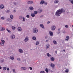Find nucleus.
I'll list each match as a JSON object with an SVG mask.
<instances>
[{"instance_id":"f704fd0d","label":"nucleus","mask_w":73,"mask_h":73,"mask_svg":"<svg viewBox=\"0 0 73 73\" xmlns=\"http://www.w3.org/2000/svg\"><path fill=\"white\" fill-rule=\"evenodd\" d=\"M33 40H35L36 39V38L35 36H34L33 37Z\"/></svg>"},{"instance_id":"3c124183","label":"nucleus","mask_w":73,"mask_h":73,"mask_svg":"<svg viewBox=\"0 0 73 73\" xmlns=\"http://www.w3.org/2000/svg\"><path fill=\"white\" fill-rule=\"evenodd\" d=\"M44 4H45V5H47V3L46 2H45V3H44Z\"/></svg>"},{"instance_id":"4d7b16f0","label":"nucleus","mask_w":73,"mask_h":73,"mask_svg":"<svg viewBox=\"0 0 73 73\" xmlns=\"http://www.w3.org/2000/svg\"><path fill=\"white\" fill-rule=\"evenodd\" d=\"M48 38V36H46V39L47 38Z\"/></svg>"},{"instance_id":"bb28decb","label":"nucleus","mask_w":73,"mask_h":73,"mask_svg":"<svg viewBox=\"0 0 73 73\" xmlns=\"http://www.w3.org/2000/svg\"><path fill=\"white\" fill-rule=\"evenodd\" d=\"M19 19H20V20H22L23 18L21 16H20L19 17Z\"/></svg>"},{"instance_id":"0eeeda50","label":"nucleus","mask_w":73,"mask_h":73,"mask_svg":"<svg viewBox=\"0 0 73 73\" xmlns=\"http://www.w3.org/2000/svg\"><path fill=\"white\" fill-rule=\"evenodd\" d=\"M51 66L53 68H54L55 66V65L51 63Z\"/></svg>"},{"instance_id":"8fccbe9b","label":"nucleus","mask_w":73,"mask_h":73,"mask_svg":"<svg viewBox=\"0 0 73 73\" xmlns=\"http://www.w3.org/2000/svg\"><path fill=\"white\" fill-rule=\"evenodd\" d=\"M65 40H66L67 41H68V39H65Z\"/></svg>"},{"instance_id":"473e14b6","label":"nucleus","mask_w":73,"mask_h":73,"mask_svg":"<svg viewBox=\"0 0 73 73\" xmlns=\"http://www.w3.org/2000/svg\"><path fill=\"white\" fill-rule=\"evenodd\" d=\"M39 44V42L38 41H37L36 42V45H37Z\"/></svg>"},{"instance_id":"2f4dec72","label":"nucleus","mask_w":73,"mask_h":73,"mask_svg":"<svg viewBox=\"0 0 73 73\" xmlns=\"http://www.w3.org/2000/svg\"><path fill=\"white\" fill-rule=\"evenodd\" d=\"M1 19H2V20H4L5 19V17H1Z\"/></svg>"},{"instance_id":"f8f14e48","label":"nucleus","mask_w":73,"mask_h":73,"mask_svg":"<svg viewBox=\"0 0 73 73\" xmlns=\"http://www.w3.org/2000/svg\"><path fill=\"white\" fill-rule=\"evenodd\" d=\"M40 27H41L42 29L44 28V25H42V24H41L40 25Z\"/></svg>"},{"instance_id":"a19ab883","label":"nucleus","mask_w":73,"mask_h":73,"mask_svg":"<svg viewBox=\"0 0 73 73\" xmlns=\"http://www.w3.org/2000/svg\"><path fill=\"white\" fill-rule=\"evenodd\" d=\"M4 61V60L3 59H1V62H3Z\"/></svg>"},{"instance_id":"0e129e2a","label":"nucleus","mask_w":73,"mask_h":73,"mask_svg":"<svg viewBox=\"0 0 73 73\" xmlns=\"http://www.w3.org/2000/svg\"><path fill=\"white\" fill-rule=\"evenodd\" d=\"M63 33H65V32L64 31V32H63Z\"/></svg>"},{"instance_id":"a18cd8bd","label":"nucleus","mask_w":73,"mask_h":73,"mask_svg":"<svg viewBox=\"0 0 73 73\" xmlns=\"http://www.w3.org/2000/svg\"><path fill=\"white\" fill-rule=\"evenodd\" d=\"M13 72H15V69H13Z\"/></svg>"},{"instance_id":"680f3d73","label":"nucleus","mask_w":73,"mask_h":73,"mask_svg":"<svg viewBox=\"0 0 73 73\" xmlns=\"http://www.w3.org/2000/svg\"><path fill=\"white\" fill-rule=\"evenodd\" d=\"M43 17V15H42L41 16H40V17Z\"/></svg>"},{"instance_id":"ddd939ff","label":"nucleus","mask_w":73,"mask_h":73,"mask_svg":"<svg viewBox=\"0 0 73 73\" xmlns=\"http://www.w3.org/2000/svg\"><path fill=\"white\" fill-rule=\"evenodd\" d=\"M28 4H32V3H33V1H29L28 2Z\"/></svg>"},{"instance_id":"4c0bfd02","label":"nucleus","mask_w":73,"mask_h":73,"mask_svg":"<svg viewBox=\"0 0 73 73\" xmlns=\"http://www.w3.org/2000/svg\"><path fill=\"white\" fill-rule=\"evenodd\" d=\"M70 1H71V3L72 4H73V1L72 0H70Z\"/></svg>"},{"instance_id":"5701e85b","label":"nucleus","mask_w":73,"mask_h":73,"mask_svg":"<svg viewBox=\"0 0 73 73\" xmlns=\"http://www.w3.org/2000/svg\"><path fill=\"white\" fill-rule=\"evenodd\" d=\"M45 71H46V73H48V71L47 69V68H46V69H45Z\"/></svg>"},{"instance_id":"bf43d9fd","label":"nucleus","mask_w":73,"mask_h":73,"mask_svg":"<svg viewBox=\"0 0 73 73\" xmlns=\"http://www.w3.org/2000/svg\"><path fill=\"white\" fill-rule=\"evenodd\" d=\"M57 51H55V53H57Z\"/></svg>"},{"instance_id":"f3484780","label":"nucleus","mask_w":73,"mask_h":73,"mask_svg":"<svg viewBox=\"0 0 73 73\" xmlns=\"http://www.w3.org/2000/svg\"><path fill=\"white\" fill-rule=\"evenodd\" d=\"M15 38V36L14 35H12V39H14Z\"/></svg>"},{"instance_id":"423d86ee","label":"nucleus","mask_w":73,"mask_h":73,"mask_svg":"<svg viewBox=\"0 0 73 73\" xmlns=\"http://www.w3.org/2000/svg\"><path fill=\"white\" fill-rule=\"evenodd\" d=\"M28 40H29V38L27 36L25 39V41L26 42H27Z\"/></svg>"},{"instance_id":"09e8293b","label":"nucleus","mask_w":73,"mask_h":73,"mask_svg":"<svg viewBox=\"0 0 73 73\" xmlns=\"http://www.w3.org/2000/svg\"><path fill=\"white\" fill-rule=\"evenodd\" d=\"M50 21H48L47 22V24H49V23H50Z\"/></svg>"},{"instance_id":"cd10ccee","label":"nucleus","mask_w":73,"mask_h":73,"mask_svg":"<svg viewBox=\"0 0 73 73\" xmlns=\"http://www.w3.org/2000/svg\"><path fill=\"white\" fill-rule=\"evenodd\" d=\"M29 9H33L34 8L32 7H30L29 8Z\"/></svg>"},{"instance_id":"e2e57ef3","label":"nucleus","mask_w":73,"mask_h":73,"mask_svg":"<svg viewBox=\"0 0 73 73\" xmlns=\"http://www.w3.org/2000/svg\"><path fill=\"white\" fill-rule=\"evenodd\" d=\"M60 30V29H58V31H59Z\"/></svg>"},{"instance_id":"412c9836","label":"nucleus","mask_w":73,"mask_h":73,"mask_svg":"<svg viewBox=\"0 0 73 73\" xmlns=\"http://www.w3.org/2000/svg\"><path fill=\"white\" fill-rule=\"evenodd\" d=\"M69 72V70L68 69H66L65 70V72L66 73H68Z\"/></svg>"},{"instance_id":"c03bdc74","label":"nucleus","mask_w":73,"mask_h":73,"mask_svg":"<svg viewBox=\"0 0 73 73\" xmlns=\"http://www.w3.org/2000/svg\"><path fill=\"white\" fill-rule=\"evenodd\" d=\"M66 38H67L68 39H69V36H66Z\"/></svg>"},{"instance_id":"6e6d98bb","label":"nucleus","mask_w":73,"mask_h":73,"mask_svg":"<svg viewBox=\"0 0 73 73\" xmlns=\"http://www.w3.org/2000/svg\"><path fill=\"white\" fill-rule=\"evenodd\" d=\"M48 42V40H46V42Z\"/></svg>"},{"instance_id":"603ef678","label":"nucleus","mask_w":73,"mask_h":73,"mask_svg":"<svg viewBox=\"0 0 73 73\" xmlns=\"http://www.w3.org/2000/svg\"><path fill=\"white\" fill-rule=\"evenodd\" d=\"M18 60L20 61V59L19 58H18L17 59Z\"/></svg>"},{"instance_id":"ea45409f","label":"nucleus","mask_w":73,"mask_h":73,"mask_svg":"<svg viewBox=\"0 0 73 73\" xmlns=\"http://www.w3.org/2000/svg\"><path fill=\"white\" fill-rule=\"evenodd\" d=\"M26 17H27V18H30L29 15H27Z\"/></svg>"},{"instance_id":"6e6552de","label":"nucleus","mask_w":73,"mask_h":73,"mask_svg":"<svg viewBox=\"0 0 73 73\" xmlns=\"http://www.w3.org/2000/svg\"><path fill=\"white\" fill-rule=\"evenodd\" d=\"M21 69L22 70H26L27 68L25 67H21Z\"/></svg>"},{"instance_id":"f03ea898","label":"nucleus","mask_w":73,"mask_h":73,"mask_svg":"<svg viewBox=\"0 0 73 73\" xmlns=\"http://www.w3.org/2000/svg\"><path fill=\"white\" fill-rule=\"evenodd\" d=\"M38 30L36 28H35L33 30V32L34 33H36L38 32Z\"/></svg>"},{"instance_id":"69168bd1","label":"nucleus","mask_w":73,"mask_h":73,"mask_svg":"<svg viewBox=\"0 0 73 73\" xmlns=\"http://www.w3.org/2000/svg\"><path fill=\"white\" fill-rule=\"evenodd\" d=\"M63 51H64V52H65V50H63Z\"/></svg>"},{"instance_id":"774afa93","label":"nucleus","mask_w":73,"mask_h":73,"mask_svg":"<svg viewBox=\"0 0 73 73\" xmlns=\"http://www.w3.org/2000/svg\"><path fill=\"white\" fill-rule=\"evenodd\" d=\"M31 11H32V9H31Z\"/></svg>"},{"instance_id":"49530a36","label":"nucleus","mask_w":73,"mask_h":73,"mask_svg":"<svg viewBox=\"0 0 73 73\" xmlns=\"http://www.w3.org/2000/svg\"><path fill=\"white\" fill-rule=\"evenodd\" d=\"M65 27L66 28H68V25H66L65 26Z\"/></svg>"},{"instance_id":"37998d69","label":"nucleus","mask_w":73,"mask_h":73,"mask_svg":"<svg viewBox=\"0 0 73 73\" xmlns=\"http://www.w3.org/2000/svg\"><path fill=\"white\" fill-rule=\"evenodd\" d=\"M30 69L31 70H33V68L31 67H30Z\"/></svg>"},{"instance_id":"aec40b11","label":"nucleus","mask_w":73,"mask_h":73,"mask_svg":"<svg viewBox=\"0 0 73 73\" xmlns=\"http://www.w3.org/2000/svg\"><path fill=\"white\" fill-rule=\"evenodd\" d=\"M10 17L11 19H13V15H11L10 16Z\"/></svg>"},{"instance_id":"de8ad7c7","label":"nucleus","mask_w":73,"mask_h":73,"mask_svg":"<svg viewBox=\"0 0 73 73\" xmlns=\"http://www.w3.org/2000/svg\"><path fill=\"white\" fill-rule=\"evenodd\" d=\"M9 12H10V11L9 10H7V13H9Z\"/></svg>"},{"instance_id":"2eb2a0df","label":"nucleus","mask_w":73,"mask_h":73,"mask_svg":"<svg viewBox=\"0 0 73 73\" xmlns=\"http://www.w3.org/2000/svg\"><path fill=\"white\" fill-rule=\"evenodd\" d=\"M4 6H3V5H1L0 6V8H1V9H3V8H4Z\"/></svg>"},{"instance_id":"7ed1b4c3","label":"nucleus","mask_w":73,"mask_h":73,"mask_svg":"<svg viewBox=\"0 0 73 73\" xmlns=\"http://www.w3.org/2000/svg\"><path fill=\"white\" fill-rule=\"evenodd\" d=\"M1 42L0 43L1 45V46H3L4 45V43H5V41L4 40H1Z\"/></svg>"},{"instance_id":"6ab92c4d","label":"nucleus","mask_w":73,"mask_h":73,"mask_svg":"<svg viewBox=\"0 0 73 73\" xmlns=\"http://www.w3.org/2000/svg\"><path fill=\"white\" fill-rule=\"evenodd\" d=\"M43 3H44V1H40V4H43Z\"/></svg>"},{"instance_id":"c756f323","label":"nucleus","mask_w":73,"mask_h":73,"mask_svg":"<svg viewBox=\"0 0 73 73\" xmlns=\"http://www.w3.org/2000/svg\"><path fill=\"white\" fill-rule=\"evenodd\" d=\"M53 42H54V44H57V42L56 41L54 40Z\"/></svg>"},{"instance_id":"dca6fc26","label":"nucleus","mask_w":73,"mask_h":73,"mask_svg":"<svg viewBox=\"0 0 73 73\" xmlns=\"http://www.w3.org/2000/svg\"><path fill=\"white\" fill-rule=\"evenodd\" d=\"M1 31H3L5 30V28L4 27H1Z\"/></svg>"},{"instance_id":"72a5a7b5","label":"nucleus","mask_w":73,"mask_h":73,"mask_svg":"<svg viewBox=\"0 0 73 73\" xmlns=\"http://www.w3.org/2000/svg\"><path fill=\"white\" fill-rule=\"evenodd\" d=\"M55 3H58V0H56L55 1V2H54Z\"/></svg>"},{"instance_id":"13d9d810","label":"nucleus","mask_w":73,"mask_h":73,"mask_svg":"<svg viewBox=\"0 0 73 73\" xmlns=\"http://www.w3.org/2000/svg\"><path fill=\"white\" fill-rule=\"evenodd\" d=\"M13 12H16V11L15 10H14V11H13Z\"/></svg>"},{"instance_id":"a211bd4d","label":"nucleus","mask_w":73,"mask_h":73,"mask_svg":"<svg viewBox=\"0 0 73 73\" xmlns=\"http://www.w3.org/2000/svg\"><path fill=\"white\" fill-rule=\"evenodd\" d=\"M10 58L11 60H13L14 59V56H10Z\"/></svg>"},{"instance_id":"5fc2aeb1","label":"nucleus","mask_w":73,"mask_h":73,"mask_svg":"<svg viewBox=\"0 0 73 73\" xmlns=\"http://www.w3.org/2000/svg\"><path fill=\"white\" fill-rule=\"evenodd\" d=\"M7 71L9 70V68H7Z\"/></svg>"},{"instance_id":"1a4fd4ad","label":"nucleus","mask_w":73,"mask_h":73,"mask_svg":"<svg viewBox=\"0 0 73 73\" xmlns=\"http://www.w3.org/2000/svg\"><path fill=\"white\" fill-rule=\"evenodd\" d=\"M55 59L53 57L51 58V61H53Z\"/></svg>"},{"instance_id":"4468645a","label":"nucleus","mask_w":73,"mask_h":73,"mask_svg":"<svg viewBox=\"0 0 73 73\" xmlns=\"http://www.w3.org/2000/svg\"><path fill=\"white\" fill-rule=\"evenodd\" d=\"M18 29V30L19 31H21L22 30L21 28V27H19Z\"/></svg>"},{"instance_id":"9d476101","label":"nucleus","mask_w":73,"mask_h":73,"mask_svg":"<svg viewBox=\"0 0 73 73\" xmlns=\"http://www.w3.org/2000/svg\"><path fill=\"white\" fill-rule=\"evenodd\" d=\"M19 52L21 53H22L23 52V50L22 49H19Z\"/></svg>"},{"instance_id":"79ce46f5","label":"nucleus","mask_w":73,"mask_h":73,"mask_svg":"<svg viewBox=\"0 0 73 73\" xmlns=\"http://www.w3.org/2000/svg\"><path fill=\"white\" fill-rule=\"evenodd\" d=\"M40 73H45V72L44 71H42L40 72Z\"/></svg>"},{"instance_id":"c9c22d12","label":"nucleus","mask_w":73,"mask_h":73,"mask_svg":"<svg viewBox=\"0 0 73 73\" xmlns=\"http://www.w3.org/2000/svg\"><path fill=\"white\" fill-rule=\"evenodd\" d=\"M37 13V12L36 11H34V14L36 15Z\"/></svg>"},{"instance_id":"20e7f679","label":"nucleus","mask_w":73,"mask_h":73,"mask_svg":"<svg viewBox=\"0 0 73 73\" xmlns=\"http://www.w3.org/2000/svg\"><path fill=\"white\" fill-rule=\"evenodd\" d=\"M56 29V27L54 26H52V27H51V30H54Z\"/></svg>"},{"instance_id":"338daca9","label":"nucleus","mask_w":73,"mask_h":73,"mask_svg":"<svg viewBox=\"0 0 73 73\" xmlns=\"http://www.w3.org/2000/svg\"><path fill=\"white\" fill-rule=\"evenodd\" d=\"M72 27H73V25H72Z\"/></svg>"},{"instance_id":"9b49d317","label":"nucleus","mask_w":73,"mask_h":73,"mask_svg":"<svg viewBox=\"0 0 73 73\" xmlns=\"http://www.w3.org/2000/svg\"><path fill=\"white\" fill-rule=\"evenodd\" d=\"M50 46V45L49 44H46V48H48Z\"/></svg>"},{"instance_id":"864d4df0","label":"nucleus","mask_w":73,"mask_h":73,"mask_svg":"<svg viewBox=\"0 0 73 73\" xmlns=\"http://www.w3.org/2000/svg\"><path fill=\"white\" fill-rule=\"evenodd\" d=\"M14 5H16V3L15 2H14Z\"/></svg>"},{"instance_id":"7c9ffc66","label":"nucleus","mask_w":73,"mask_h":73,"mask_svg":"<svg viewBox=\"0 0 73 73\" xmlns=\"http://www.w3.org/2000/svg\"><path fill=\"white\" fill-rule=\"evenodd\" d=\"M3 69L4 70H6L7 69V68L6 67H4L3 68Z\"/></svg>"},{"instance_id":"b1692460","label":"nucleus","mask_w":73,"mask_h":73,"mask_svg":"<svg viewBox=\"0 0 73 73\" xmlns=\"http://www.w3.org/2000/svg\"><path fill=\"white\" fill-rule=\"evenodd\" d=\"M47 56L48 57H50L51 56V55H50L49 53L47 54Z\"/></svg>"},{"instance_id":"393cba45","label":"nucleus","mask_w":73,"mask_h":73,"mask_svg":"<svg viewBox=\"0 0 73 73\" xmlns=\"http://www.w3.org/2000/svg\"><path fill=\"white\" fill-rule=\"evenodd\" d=\"M6 30L9 33H10L11 32L9 30L8 28H7L6 29Z\"/></svg>"},{"instance_id":"f257e3e1","label":"nucleus","mask_w":73,"mask_h":73,"mask_svg":"<svg viewBox=\"0 0 73 73\" xmlns=\"http://www.w3.org/2000/svg\"><path fill=\"white\" fill-rule=\"evenodd\" d=\"M62 12H65V10L64 9L58 10L56 12V16H60Z\"/></svg>"},{"instance_id":"4be33fe9","label":"nucleus","mask_w":73,"mask_h":73,"mask_svg":"<svg viewBox=\"0 0 73 73\" xmlns=\"http://www.w3.org/2000/svg\"><path fill=\"white\" fill-rule=\"evenodd\" d=\"M42 10H39L38 11V13H41L42 12Z\"/></svg>"},{"instance_id":"a878e982","label":"nucleus","mask_w":73,"mask_h":73,"mask_svg":"<svg viewBox=\"0 0 73 73\" xmlns=\"http://www.w3.org/2000/svg\"><path fill=\"white\" fill-rule=\"evenodd\" d=\"M35 16V15L34 13H32L31 14V16H32V17H34Z\"/></svg>"},{"instance_id":"e433bc0d","label":"nucleus","mask_w":73,"mask_h":73,"mask_svg":"<svg viewBox=\"0 0 73 73\" xmlns=\"http://www.w3.org/2000/svg\"><path fill=\"white\" fill-rule=\"evenodd\" d=\"M22 19H23V22H25V18L24 17H23Z\"/></svg>"},{"instance_id":"39448f33","label":"nucleus","mask_w":73,"mask_h":73,"mask_svg":"<svg viewBox=\"0 0 73 73\" xmlns=\"http://www.w3.org/2000/svg\"><path fill=\"white\" fill-rule=\"evenodd\" d=\"M49 33H50V35L51 36H52L53 35V33L51 31H49Z\"/></svg>"},{"instance_id":"c85d7f7f","label":"nucleus","mask_w":73,"mask_h":73,"mask_svg":"<svg viewBox=\"0 0 73 73\" xmlns=\"http://www.w3.org/2000/svg\"><path fill=\"white\" fill-rule=\"evenodd\" d=\"M15 27H12V29L13 30H15Z\"/></svg>"},{"instance_id":"052dcab7","label":"nucleus","mask_w":73,"mask_h":73,"mask_svg":"<svg viewBox=\"0 0 73 73\" xmlns=\"http://www.w3.org/2000/svg\"><path fill=\"white\" fill-rule=\"evenodd\" d=\"M1 68H2L0 66V70L1 69Z\"/></svg>"},{"instance_id":"58836bf2","label":"nucleus","mask_w":73,"mask_h":73,"mask_svg":"<svg viewBox=\"0 0 73 73\" xmlns=\"http://www.w3.org/2000/svg\"><path fill=\"white\" fill-rule=\"evenodd\" d=\"M8 20H9V22H11L12 21V20L11 19H8Z\"/></svg>"}]
</instances>
